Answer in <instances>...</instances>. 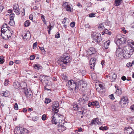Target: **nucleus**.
Masks as SVG:
<instances>
[{
	"mask_svg": "<svg viewBox=\"0 0 134 134\" xmlns=\"http://www.w3.org/2000/svg\"><path fill=\"white\" fill-rule=\"evenodd\" d=\"M51 101V99L47 98H46L44 102L46 104H48Z\"/></svg>",
	"mask_w": 134,
	"mask_h": 134,
	"instance_id": "c03bdc74",
	"label": "nucleus"
},
{
	"mask_svg": "<svg viewBox=\"0 0 134 134\" xmlns=\"http://www.w3.org/2000/svg\"><path fill=\"white\" fill-rule=\"evenodd\" d=\"M95 16V14H94V13H92L90 14H89V16L90 17H94Z\"/></svg>",
	"mask_w": 134,
	"mask_h": 134,
	"instance_id": "5fc2aeb1",
	"label": "nucleus"
},
{
	"mask_svg": "<svg viewBox=\"0 0 134 134\" xmlns=\"http://www.w3.org/2000/svg\"><path fill=\"white\" fill-rule=\"evenodd\" d=\"M92 104L93 106H94L95 107L99 108V103L97 101H95L94 102H92Z\"/></svg>",
	"mask_w": 134,
	"mask_h": 134,
	"instance_id": "c85d7f7f",
	"label": "nucleus"
},
{
	"mask_svg": "<svg viewBox=\"0 0 134 134\" xmlns=\"http://www.w3.org/2000/svg\"><path fill=\"white\" fill-rule=\"evenodd\" d=\"M116 77L117 75L116 74H115V73H114V74L112 75V79L110 81L111 82L115 81L116 80Z\"/></svg>",
	"mask_w": 134,
	"mask_h": 134,
	"instance_id": "c756f323",
	"label": "nucleus"
},
{
	"mask_svg": "<svg viewBox=\"0 0 134 134\" xmlns=\"http://www.w3.org/2000/svg\"><path fill=\"white\" fill-rule=\"evenodd\" d=\"M13 86L15 89H18L20 87L21 85L20 83L16 81L13 83Z\"/></svg>",
	"mask_w": 134,
	"mask_h": 134,
	"instance_id": "aec40b11",
	"label": "nucleus"
},
{
	"mask_svg": "<svg viewBox=\"0 0 134 134\" xmlns=\"http://www.w3.org/2000/svg\"><path fill=\"white\" fill-rule=\"evenodd\" d=\"M35 58V56L33 55H31L30 57V59L31 60H33Z\"/></svg>",
	"mask_w": 134,
	"mask_h": 134,
	"instance_id": "774afa93",
	"label": "nucleus"
},
{
	"mask_svg": "<svg viewBox=\"0 0 134 134\" xmlns=\"http://www.w3.org/2000/svg\"><path fill=\"white\" fill-rule=\"evenodd\" d=\"M96 52L95 49L93 47H90L87 50L86 54L89 56L94 54Z\"/></svg>",
	"mask_w": 134,
	"mask_h": 134,
	"instance_id": "9d476101",
	"label": "nucleus"
},
{
	"mask_svg": "<svg viewBox=\"0 0 134 134\" xmlns=\"http://www.w3.org/2000/svg\"><path fill=\"white\" fill-rule=\"evenodd\" d=\"M78 100L80 104H83L87 102L88 99L86 96L84 95L82 98L78 99Z\"/></svg>",
	"mask_w": 134,
	"mask_h": 134,
	"instance_id": "0eeeda50",
	"label": "nucleus"
},
{
	"mask_svg": "<svg viewBox=\"0 0 134 134\" xmlns=\"http://www.w3.org/2000/svg\"><path fill=\"white\" fill-rule=\"evenodd\" d=\"M9 82L8 80H6L4 82V85L5 86H7L9 83Z\"/></svg>",
	"mask_w": 134,
	"mask_h": 134,
	"instance_id": "3c124183",
	"label": "nucleus"
},
{
	"mask_svg": "<svg viewBox=\"0 0 134 134\" xmlns=\"http://www.w3.org/2000/svg\"><path fill=\"white\" fill-rule=\"evenodd\" d=\"M124 54V51L123 49L118 46L117 48V50L115 52V54L117 57L119 58H122Z\"/></svg>",
	"mask_w": 134,
	"mask_h": 134,
	"instance_id": "7ed1b4c3",
	"label": "nucleus"
},
{
	"mask_svg": "<svg viewBox=\"0 0 134 134\" xmlns=\"http://www.w3.org/2000/svg\"><path fill=\"white\" fill-rule=\"evenodd\" d=\"M80 84V85H79V86L78 87V89L79 87H82V88H83L84 87H85L87 86V84L85 82L81 81L80 82V83H79V84Z\"/></svg>",
	"mask_w": 134,
	"mask_h": 134,
	"instance_id": "a211bd4d",
	"label": "nucleus"
},
{
	"mask_svg": "<svg viewBox=\"0 0 134 134\" xmlns=\"http://www.w3.org/2000/svg\"><path fill=\"white\" fill-rule=\"evenodd\" d=\"M122 93L121 90L119 89H116V93L118 95H120Z\"/></svg>",
	"mask_w": 134,
	"mask_h": 134,
	"instance_id": "f704fd0d",
	"label": "nucleus"
},
{
	"mask_svg": "<svg viewBox=\"0 0 134 134\" xmlns=\"http://www.w3.org/2000/svg\"><path fill=\"white\" fill-rule=\"evenodd\" d=\"M99 87H100V90L102 89V90H103V85L102 84H99Z\"/></svg>",
	"mask_w": 134,
	"mask_h": 134,
	"instance_id": "69168bd1",
	"label": "nucleus"
},
{
	"mask_svg": "<svg viewBox=\"0 0 134 134\" xmlns=\"http://www.w3.org/2000/svg\"><path fill=\"white\" fill-rule=\"evenodd\" d=\"M129 103L128 99L127 97H123L121 100V101L119 102V104L121 105V107H124L127 106Z\"/></svg>",
	"mask_w": 134,
	"mask_h": 134,
	"instance_id": "39448f33",
	"label": "nucleus"
},
{
	"mask_svg": "<svg viewBox=\"0 0 134 134\" xmlns=\"http://www.w3.org/2000/svg\"><path fill=\"white\" fill-rule=\"evenodd\" d=\"M21 131V133L20 134H28V131L25 128H23Z\"/></svg>",
	"mask_w": 134,
	"mask_h": 134,
	"instance_id": "bb28decb",
	"label": "nucleus"
},
{
	"mask_svg": "<svg viewBox=\"0 0 134 134\" xmlns=\"http://www.w3.org/2000/svg\"><path fill=\"white\" fill-rule=\"evenodd\" d=\"M109 97L111 99H114V97L113 94H112L111 95H109Z\"/></svg>",
	"mask_w": 134,
	"mask_h": 134,
	"instance_id": "e2e57ef3",
	"label": "nucleus"
},
{
	"mask_svg": "<svg viewBox=\"0 0 134 134\" xmlns=\"http://www.w3.org/2000/svg\"><path fill=\"white\" fill-rule=\"evenodd\" d=\"M37 45V43L36 42L34 43L33 44V47L34 49H35L36 48V46Z\"/></svg>",
	"mask_w": 134,
	"mask_h": 134,
	"instance_id": "6e6d98bb",
	"label": "nucleus"
},
{
	"mask_svg": "<svg viewBox=\"0 0 134 134\" xmlns=\"http://www.w3.org/2000/svg\"><path fill=\"white\" fill-rule=\"evenodd\" d=\"M66 10L70 12H71V7L69 5H68L66 7Z\"/></svg>",
	"mask_w": 134,
	"mask_h": 134,
	"instance_id": "09e8293b",
	"label": "nucleus"
},
{
	"mask_svg": "<svg viewBox=\"0 0 134 134\" xmlns=\"http://www.w3.org/2000/svg\"><path fill=\"white\" fill-rule=\"evenodd\" d=\"M3 9V7L2 4L0 3V12H1Z\"/></svg>",
	"mask_w": 134,
	"mask_h": 134,
	"instance_id": "0e129e2a",
	"label": "nucleus"
},
{
	"mask_svg": "<svg viewBox=\"0 0 134 134\" xmlns=\"http://www.w3.org/2000/svg\"><path fill=\"white\" fill-rule=\"evenodd\" d=\"M22 36L25 41L30 40L31 37L30 34L29 32H27L25 34H23Z\"/></svg>",
	"mask_w": 134,
	"mask_h": 134,
	"instance_id": "9b49d317",
	"label": "nucleus"
},
{
	"mask_svg": "<svg viewBox=\"0 0 134 134\" xmlns=\"http://www.w3.org/2000/svg\"><path fill=\"white\" fill-rule=\"evenodd\" d=\"M52 119L51 121L52 124H55L56 125L57 122L56 121V119H55V117L54 116H52L51 117Z\"/></svg>",
	"mask_w": 134,
	"mask_h": 134,
	"instance_id": "7c9ffc66",
	"label": "nucleus"
},
{
	"mask_svg": "<svg viewBox=\"0 0 134 134\" xmlns=\"http://www.w3.org/2000/svg\"><path fill=\"white\" fill-rule=\"evenodd\" d=\"M81 81L79 79H78L75 82L76 83H77L76 85H77V86H79V85H80V83L79 84V83H80Z\"/></svg>",
	"mask_w": 134,
	"mask_h": 134,
	"instance_id": "de8ad7c7",
	"label": "nucleus"
},
{
	"mask_svg": "<svg viewBox=\"0 0 134 134\" xmlns=\"http://www.w3.org/2000/svg\"><path fill=\"white\" fill-rule=\"evenodd\" d=\"M31 75L32 76V78H38V74L35 72H31Z\"/></svg>",
	"mask_w": 134,
	"mask_h": 134,
	"instance_id": "b1692460",
	"label": "nucleus"
},
{
	"mask_svg": "<svg viewBox=\"0 0 134 134\" xmlns=\"http://www.w3.org/2000/svg\"><path fill=\"white\" fill-rule=\"evenodd\" d=\"M77 83L72 80H69L66 83V86L71 88V90L77 92L78 90V87L76 85Z\"/></svg>",
	"mask_w": 134,
	"mask_h": 134,
	"instance_id": "f257e3e1",
	"label": "nucleus"
},
{
	"mask_svg": "<svg viewBox=\"0 0 134 134\" xmlns=\"http://www.w3.org/2000/svg\"><path fill=\"white\" fill-rule=\"evenodd\" d=\"M62 77L63 80L66 81L68 80L67 76L65 75L64 74H62Z\"/></svg>",
	"mask_w": 134,
	"mask_h": 134,
	"instance_id": "58836bf2",
	"label": "nucleus"
},
{
	"mask_svg": "<svg viewBox=\"0 0 134 134\" xmlns=\"http://www.w3.org/2000/svg\"><path fill=\"white\" fill-rule=\"evenodd\" d=\"M125 132H126L128 134H133L134 132H133V130L131 128H128L126 130L125 129Z\"/></svg>",
	"mask_w": 134,
	"mask_h": 134,
	"instance_id": "6ab92c4d",
	"label": "nucleus"
},
{
	"mask_svg": "<svg viewBox=\"0 0 134 134\" xmlns=\"http://www.w3.org/2000/svg\"><path fill=\"white\" fill-rule=\"evenodd\" d=\"M132 54L131 52H126V53H124L123 57L125 59H128L130 57Z\"/></svg>",
	"mask_w": 134,
	"mask_h": 134,
	"instance_id": "f3484780",
	"label": "nucleus"
},
{
	"mask_svg": "<svg viewBox=\"0 0 134 134\" xmlns=\"http://www.w3.org/2000/svg\"><path fill=\"white\" fill-rule=\"evenodd\" d=\"M66 127L64 125L59 124L58 125V126L57 128V130L60 132H63L66 129Z\"/></svg>",
	"mask_w": 134,
	"mask_h": 134,
	"instance_id": "2eb2a0df",
	"label": "nucleus"
},
{
	"mask_svg": "<svg viewBox=\"0 0 134 134\" xmlns=\"http://www.w3.org/2000/svg\"><path fill=\"white\" fill-rule=\"evenodd\" d=\"M14 108L15 110H17L18 108V105L17 103H15L14 105Z\"/></svg>",
	"mask_w": 134,
	"mask_h": 134,
	"instance_id": "13d9d810",
	"label": "nucleus"
},
{
	"mask_svg": "<svg viewBox=\"0 0 134 134\" xmlns=\"http://www.w3.org/2000/svg\"><path fill=\"white\" fill-rule=\"evenodd\" d=\"M117 39L116 43L117 45H119L124 43L126 42L125 38L120 35H118L117 36Z\"/></svg>",
	"mask_w": 134,
	"mask_h": 134,
	"instance_id": "20e7f679",
	"label": "nucleus"
},
{
	"mask_svg": "<svg viewBox=\"0 0 134 134\" xmlns=\"http://www.w3.org/2000/svg\"><path fill=\"white\" fill-rule=\"evenodd\" d=\"M23 128L21 127H16L15 129V131L18 134H20L21 133V129Z\"/></svg>",
	"mask_w": 134,
	"mask_h": 134,
	"instance_id": "4be33fe9",
	"label": "nucleus"
},
{
	"mask_svg": "<svg viewBox=\"0 0 134 134\" xmlns=\"http://www.w3.org/2000/svg\"><path fill=\"white\" fill-rule=\"evenodd\" d=\"M108 129L107 126H101L99 127V129L100 130L104 131V130H106Z\"/></svg>",
	"mask_w": 134,
	"mask_h": 134,
	"instance_id": "e433bc0d",
	"label": "nucleus"
},
{
	"mask_svg": "<svg viewBox=\"0 0 134 134\" xmlns=\"http://www.w3.org/2000/svg\"><path fill=\"white\" fill-rule=\"evenodd\" d=\"M91 124H93L95 125H96L97 124L99 125L101 124V122H99V119L98 118L93 119L91 121Z\"/></svg>",
	"mask_w": 134,
	"mask_h": 134,
	"instance_id": "4468645a",
	"label": "nucleus"
},
{
	"mask_svg": "<svg viewBox=\"0 0 134 134\" xmlns=\"http://www.w3.org/2000/svg\"><path fill=\"white\" fill-rule=\"evenodd\" d=\"M68 54H65L64 56L61 58V60H63L66 64L69 62V57Z\"/></svg>",
	"mask_w": 134,
	"mask_h": 134,
	"instance_id": "1a4fd4ad",
	"label": "nucleus"
},
{
	"mask_svg": "<svg viewBox=\"0 0 134 134\" xmlns=\"http://www.w3.org/2000/svg\"><path fill=\"white\" fill-rule=\"evenodd\" d=\"M96 60V59H91L90 60V63L91 65L90 66V68L93 70L94 69V67L96 64L95 62Z\"/></svg>",
	"mask_w": 134,
	"mask_h": 134,
	"instance_id": "ddd939ff",
	"label": "nucleus"
},
{
	"mask_svg": "<svg viewBox=\"0 0 134 134\" xmlns=\"http://www.w3.org/2000/svg\"><path fill=\"white\" fill-rule=\"evenodd\" d=\"M42 119L43 120H45L46 119V116L45 114H44L42 115Z\"/></svg>",
	"mask_w": 134,
	"mask_h": 134,
	"instance_id": "052dcab7",
	"label": "nucleus"
},
{
	"mask_svg": "<svg viewBox=\"0 0 134 134\" xmlns=\"http://www.w3.org/2000/svg\"><path fill=\"white\" fill-rule=\"evenodd\" d=\"M1 94L2 96L7 97H8L9 96V93L8 91H6L4 92L3 91V92Z\"/></svg>",
	"mask_w": 134,
	"mask_h": 134,
	"instance_id": "393cba45",
	"label": "nucleus"
},
{
	"mask_svg": "<svg viewBox=\"0 0 134 134\" xmlns=\"http://www.w3.org/2000/svg\"><path fill=\"white\" fill-rule=\"evenodd\" d=\"M75 22H72L70 23V26L72 27H74L75 26Z\"/></svg>",
	"mask_w": 134,
	"mask_h": 134,
	"instance_id": "8fccbe9b",
	"label": "nucleus"
},
{
	"mask_svg": "<svg viewBox=\"0 0 134 134\" xmlns=\"http://www.w3.org/2000/svg\"><path fill=\"white\" fill-rule=\"evenodd\" d=\"M59 104L58 102H54L53 103L52 105V108H59Z\"/></svg>",
	"mask_w": 134,
	"mask_h": 134,
	"instance_id": "a878e982",
	"label": "nucleus"
},
{
	"mask_svg": "<svg viewBox=\"0 0 134 134\" xmlns=\"http://www.w3.org/2000/svg\"><path fill=\"white\" fill-rule=\"evenodd\" d=\"M34 68L37 70H39L42 68V67L38 64H35L34 65Z\"/></svg>",
	"mask_w": 134,
	"mask_h": 134,
	"instance_id": "cd10ccee",
	"label": "nucleus"
},
{
	"mask_svg": "<svg viewBox=\"0 0 134 134\" xmlns=\"http://www.w3.org/2000/svg\"><path fill=\"white\" fill-rule=\"evenodd\" d=\"M126 66L128 67H130L132 66V64L131 63H129L127 64Z\"/></svg>",
	"mask_w": 134,
	"mask_h": 134,
	"instance_id": "bf43d9fd",
	"label": "nucleus"
},
{
	"mask_svg": "<svg viewBox=\"0 0 134 134\" xmlns=\"http://www.w3.org/2000/svg\"><path fill=\"white\" fill-rule=\"evenodd\" d=\"M12 32H13L11 29H10V30L9 29L5 33V36L3 37V36H2V37L5 39H8L10 37L12 36Z\"/></svg>",
	"mask_w": 134,
	"mask_h": 134,
	"instance_id": "423d86ee",
	"label": "nucleus"
},
{
	"mask_svg": "<svg viewBox=\"0 0 134 134\" xmlns=\"http://www.w3.org/2000/svg\"><path fill=\"white\" fill-rule=\"evenodd\" d=\"M52 27H53V26L51 25V24H50L48 25V27H47V29H48V30H51V28Z\"/></svg>",
	"mask_w": 134,
	"mask_h": 134,
	"instance_id": "680f3d73",
	"label": "nucleus"
},
{
	"mask_svg": "<svg viewBox=\"0 0 134 134\" xmlns=\"http://www.w3.org/2000/svg\"><path fill=\"white\" fill-rule=\"evenodd\" d=\"M15 13L17 15H19L20 13V11L19 8H18L14 10Z\"/></svg>",
	"mask_w": 134,
	"mask_h": 134,
	"instance_id": "72a5a7b5",
	"label": "nucleus"
},
{
	"mask_svg": "<svg viewBox=\"0 0 134 134\" xmlns=\"http://www.w3.org/2000/svg\"><path fill=\"white\" fill-rule=\"evenodd\" d=\"M44 17L45 16L43 15H42L41 16V19L44 24H46V21L45 20Z\"/></svg>",
	"mask_w": 134,
	"mask_h": 134,
	"instance_id": "79ce46f5",
	"label": "nucleus"
},
{
	"mask_svg": "<svg viewBox=\"0 0 134 134\" xmlns=\"http://www.w3.org/2000/svg\"><path fill=\"white\" fill-rule=\"evenodd\" d=\"M22 88L23 89L26 90H24V93L26 97H29L32 94V92L30 90H28L26 88H25V87H23Z\"/></svg>",
	"mask_w": 134,
	"mask_h": 134,
	"instance_id": "f8f14e48",
	"label": "nucleus"
},
{
	"mask_svg": "<svg viewBox=\"0 0 134 134\" xmlns=\"http://www.w3.org/2000/svg\"><path fill=\"white\" fill-rule=\"evenodd\" d=\"M18 8H19V6L17 4H14L13 7L14 10Z\"/></svg>",
	"mask_w": 134,
	"mask_h": 134,
	"instance_id": "a19ab883",
	"label": "nucleus"
},
{
	"mask_svg": "<svg viewBox=\"0 0 134 134\" xmlns=\"http://www.w3.org/2000/svg\"><path fill=\"white\" fill-rule=\"evenodd\" d=\"M59 108H52V110L55 113H57L59 111Z\"/></svg>",
	"mask_w": 134,
	"mask_h": 134,
	"instance_id": "49530a36",
	"label": "nucleus"
},
{
	"mask_svg": "<svg viewBox=\"0 0 134 134\" xmlns=\"http://www.w3.org/2000/svg\"><path fill=\"white\" fill-rule=\"evenodd\" d=\"M47 77L46 75H41L40 76V80L42 81H44L45 80L44 79L45 78V77Z\"/></svg>",
	"mask_w": 134,
	"mask_h": 134,
	"instance_id": "c9c22d12",
	"label": "nucleus"
},
{
	"mask_svg": "<svg viewBox=\"0 0 134 134\" xmlns=\"http://www.w3.org/2000/svg\"><path fill=\"white\" fill-rule=\"evenodd\" d=\"M123 50H124V53H126V52H130V50L129 48H128V49H127L126 47H125L123 48Z\"/></svg>",
	"mask_w": 134,
	"mask_h": 134,
	"instance_id": "473e14b6",
	"label": "nucleus"
},
{
	"mask_svg": "<svg viewBox=\"0 0 134 134\" xmlns=\"http://www.w3.org/2000/svg\"><path fill=\"white\" fill-rule=\"evenodd\" d=\"M30 23L29 20H27L24 23V25L25 27H27L29 26Z\"/></svg>",
	"mask_w": 134,
	"mask_h": 134,
	"instance_id": "2f4dec72",
	"label": "nucleus"
},
{
	"mask_svg": "<svg viewBox=\"0 0 134 134\" xmlns=\"http://www.w3.org/2000/svg\"><path fill=\"white\" fill-rule=\"evenodd\" d=\"M105 34H108L109 35H110L112 34L111 32L109 30H107V29H105Z\"/></svg>",
	"mask_w": 134,
	"mask_h": 134,
	"instance_id": "ea45409f",
	"label": "nucleus"
},
{
	"mask_svg": "<svg viewBox=\"0 0 134 134\" xmlns=\"http://www.w3.org/2000/svg\"><path fill=\"white\" fill-rule=\"evenodd\" d=\"M111 108L112 110H116V106L114 105H112L111 106Z\"/></svg>",
	"mask_w": 134,
	"mask_h": 134,
	"instance_id": "603ef678",
	"label": "nucleus"
},
{
	"mask_svg": "<svg viewBox=\"0 0 134 134\" xmlns=\"http://www.w3.org/2000/svg\"><path fill=\"white\" fill-rule=\"evenodd\" d=\"M60 37V34L58 32H57L55 35V37L57 38H59Z\"/></svg>",
	"mask_w": 134,
	"mask_h": 134,
	"instance_id": "4d7b16f0",
	"label": "nucleus"
},
{
	"mask_svg": "<svg viewBox=\"0 0 134 134\" xmlns=\"http://www.w3.org/2000/svg\"><path fill=\"white\" fill-rule=\"evenodd\" d=\"M92 37L93 40L97 42H99L102 40L101 35L98 33L93 32Z\"/></svg>",
	"mask_w": 134,
	"mask_h": 134,
	"instance_id": "f03ea898",
	"label": "nucleus"
},
{
	"mask_svg": "<svg viewBox=\"0 0 134 134\" xmlns=\"http://www.w3.org/2000/svg\"><path fill=\"white\" fill-rule=\"evenodd\" d=\"M58 63L59 65L62 67L63 68H65L66 64L63 61V60H61V58L60 60H58Z\"/></svg>",
	"mask_w": 134,
	"mask_h": 134,
	"instance_id": "dca6fc26",
	"label": "nucleus"
},
{
	"mask_svg": "<svg viewBox=\"0 0 134 134\" xmlns=\"http://www.w3.org/2000/svg\"><path fill=\"white\" fill-rule=\"evenodd\" d=\"M110 43V41L109 40L105 42L104 46L105 49H107L109 48Z\"/></svg>",
	"mask_w": 134,
	"mask_h": 134,
	"instance_id": "5701e85b",
	"label": "nucleus"
},
{
	"mask_svg": "<svg viewBox=\"0 0 134 134\" xmlns=\"http://www.w3.org/2000/svg\"><path fill=\"white\" fill-rule=\"evenodd\" d=\"M15 14L13 13H12L9 15L10 19L11 20H13Z\"/></svg>",
	"mask_w": 134,
	"mask_h": 134,
	"instance_id": "37998d69",
	"label": "nucleus"
},
{
	"mask_svg": "<svg viewBox=\"0 0 134 134\" xmlns=\"http://www.w3.org/2000/svg\"><path fill=\"white\" fill-rule=\"evenodd\" d=\"M78 106L76 104H75L73 105V108L75 110H77L79 109Z\"/></svg>",
	"mask_w": 134,
	"mask_h": 134,
	"instance_id": "4c0bfd02",
	"label": "nucleus"
},
{
	"mask_svg": "<svg viewBox=\"0 0 134 134\" xmlns=\"http://www.w3.org/2000/svg\"><path fill=\"white\" fill-rule=\"evenodd\" d=\"M68 5V3L67 2H65L63 3V6L64 7H66Z\"/></svg>",
	"mask_w": 134,
	"mask_h": 134,
	"instance_id": "864d4df0",
	"label": "nucleus"
},
{
	"mask_svg": "<svg viewBox=\"0 0 134 134\" xmlns=\"http://www.w3.org/2000/svg\"><path fill=\"white\" fill-rule=\"evenodd\" d=\"M104 27V24L103 23L100 24L99 26L98 27V28L99 30L103 29Z\"/></svg>",
	"mask_w": 134,
	"mask_h": 134,
	"instance_id": "a18cd8bd",
	"label": "nucleus"
},
{
	"mask_svg": "<svg viewBox=\"0 0 134 134\" xmlns=\"http://www.w3.org/2000/svg\"><path fill=\"white\" fill-rule=\"evenodd\" d=\"M130 109L132 111H134V104L131 106Z\"/></svg>",
	"mask_w": 134,
	"mask_h": 134,
	"instance_id": "338daca9",
	"label": "nucleus"
},
{
	"mask_svg": "<svg viewBox=\"0 0 134 134\" xmlns=\"http://www.w3.org/2000/svg\"><path fill=\"white\" fill-rule=\"evenodd\" d=\"M10 28L8 26L7 24H4L2 26L1 29V32L3 34L5 33L9 29H10Z\"/></svg>",
	"mask_w": 134,
	"mask_h": 134,
	"instance_id": "6e6552de",
	"label": "nucleus"
},
{
	"mask_svg": "<svg viewBox=\"0 0 134 134\" xmlns=\"http://www.w3.org/2000/svg\"><path fill=\"white\" fill-rule=\"evenodd\" d=\"M122 0H115L114 4L116 6L120 5L122 3Z\"/></svg>",
	"mask_w": 134,
	"mask_h": 134,
	"instance_id": "412c9836",
	"label": "nucleus"
}]
</instances>
